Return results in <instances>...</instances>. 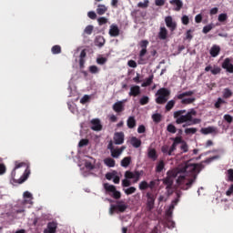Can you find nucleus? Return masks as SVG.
Wrapping results in <instances>:
<instances>
[{"instance_id": "nucleus-1", "label": "nucleus", "mask_w": 233, "mask_h": 233, "mask_svg": "<svg viewBox=\"0 0 233 233\" xmlns=\"http://www.w3.org/2000/svg\"><path fill=\"white\" fill-rule=\"evenodd\" d=\"M203 168H205L203 164L186 163L179 167L167 171V177L163 179V184L167 186V188H172L174 177H177V185L179 186L181 190H188L196 182L198 177L196 172H201Z\"/></svg>"}, {"instance_id": "nucleus-2", "label": "nucleus", "mask_w": 233, "mask_h": 233, "mask_svg": "<svg viewBox=\"0 0 233 233\" xmlns=\"http://www.w3.org/2000/svg\"><path fill=\"white\" fill-rule=\"evenodd\" d=\"M198 112H196L194 109H191L187 113V110H177L175 111L173 114L174 119H176L177 125H183V123H186L183 125V127H192V125H199L201 123V119L199 118H194V116H197Z\"/></svg>"}, {"instance_id": "nucleus-3", "label": "nucleus", "mask_w": 233, "mask_h": 233, "mask_svg": "<svg viewBox=\"0 0 233 233\" xmlns=\"http://www.w3.org/2000/svg\"><path fill=\"white\" fill-rule=\"evenodd\" d=\"M23 167H26V163L25 162H15V168L13 169V171L11 172V177L12 179L15 182L18 183L19 185L25 183L27 179H28V176H30V170L25 169V173L22 175V177L18 179L15 180V170H17L18 168H21Z\"/></svg>"}, {"instance_id": "nucleus-4", "label": "nucleus", "mask_w": 233, "mask_h": 233, "mask_svg": "<svg viewBox=\"0 0 233 233\" xmlns=\"http://www.w3.org/2000/svg\"><path fill=\"white\" fill-rule=\"evenodd\" d=\"M156 96H158L156 98V103L157 105H165V103L168 101V97H170V90L167 89L166 87H161L157 90Z\"/></svg>"}, {"instance_id": "nucleus-5", "label": "nucleus", "mask_w": 233, "mask_h": 233, "mask_svg": "<svg viewBox=\"0 0 233 233\" xmlns=\"http://www.w3.org/2000/svg\"><path fill=\"white\" fill-rule=\"evenodd\" d=\"M194 91H186L177 95V99H181V105H192L196 101V97H190V96H194ZM188 97V98H185Z\"/></svg>"}, {"instance_id": "nucleus-6", "label": "nucleus", "mask_w": 233, "mask_h": 233, "mask_svg": "<svg viewBox=\"0 0 233 233\" xmlns=\"http://www.w3.org/2000/svg\"><path fill=\"white\" fill-rule=\"evenodd\" d=\"M127 208H128V206L125 203V201H116V205L110 206L109 214L110 216H114L115 212H116V214H119V212L123 213L127 211Z\"/></svg>"}, {"instance_id": "nucleus-7", "label": "nucleus", "mask_w": 233, "mask_h": 233, "mask_svg": "<svg viewBox=\"0 0 233 233\" xmlns=\"http://www.w3.org/2000/svg\"><path fill=\"white\" fill-rule=\"evenodd\" d=\"M104 188L106 194H109L113 199H121V192H119L116 186L110 185L108 183L104 184Z\"/></svg>"}, {"instance_id": "nucleus-8", "label": "nucleus", "mask_w": 233, "mask_h": 233, "mask_svg": "<svg viewBox=\"0 0 233 233\" xmlns=\"http://www.w3.org/2000/svg\"><path fill=\"white\" fill-rule=\"evenodd\" d=\"M143 176V170L141 171H126V179H133V183H137Z\"/></svg>"}, {"instance_id": "nucleus-9", "label": "nucleus", "mask_w": 233, "mask_h": 233, "mask_svg": "<svg viewBox=\"0 0 233 233\" xmlns=\"http://www.w3.org/2000/svg\"><path fill=\"white\" fill-rule=\"evenodd\" d=\"M147 198V210H153L154 205H156V195L152 192H147L146 195Z\"/></svg>"}, {"instance_id": "nucleus-10", "label": "nucleus", "mask_w": 233, "mask_h": 233, "mask_svg": "<svg viewBox=\"0 0 233 233\" xmlns=\"http://www.w3.org/2000/svg\"><path fill=\"white\" fill-rule=\"evenodd\" d=\"M165 23L167 28H169L170 32H174L176 28H177V24L174 22L172 16H166Z\"/></svg>"}, {"instance_id": "nucleus-11", "label": "nucleus", "mask_w": 233, "mask_h": 233, "mask_svg": "<svg viewBox=\"0 0 233 233\" xmlns=\"http://www.w3.org/2000/svg\"><path fill=\"white\" fill-rule=\"evenodd\" d=\"M91 130L95 132H101L103 130V125H101V120L99 118H94L91 120Z\"/></svg>"}, {"instance_id": "nucleus-12", "label": "nucleus", "mask_w": 233, "mask_h": 233, "mask_svg": "<svg viewBox=\"0 0 233 233\" xmlns=\"http://www.w3.org/2000/svg\"><path fill=\"white\" fill-rule=\"evenodd\" d=\"M57 232V222L51 221L47 223V227L44 229V233H56Z\"/></svg>"}, {"instance_id": "nucleus-13", "label": "nucleus", "mask_w": 233, "mask_h": 233, "mask_svg": "<svg viewBox=\"0 0 233 233\" xmlns=\"http://www.w3.org/2000/svg\"><path fill=\"white\" fill-rule=\"evenodd\" d=\"M231 61L232 60L230 58H226L222 63V68L229 74H233V65Z\"/></svg>"}, {"instance_id": "nucleus-14", "label": "nucleus", "mask_w": 233, "mask_h": 233, "mask_svg": "<svg viewBox=\"0 0 233 233\" xmlns=\"http://www.w3.org/2000/svg\"><path fill=\"white\" fill-rule=\"evenodd\" d=\"M114 142H115V145H123V143H125V133L124 132L116 133L114 136Z\"/></svg>"}, {"instance_id": "nucleus-15", "label": "nucleus", "mask_w": 233, "mask_h": 233, "mask_svg": "<svg viewBox=\"0 0 233 233\" xmlns=\"http://www.w3.org/2000/svg\"><path fill=\"white\" fill-rule=\"evenodd\" d=\"M120 34V30L119 27L117 26V25L113 24L110 25L109 27V35L110 37H117Z\"/></svg>"}, {"instance_id": "nucleus-16", "label": "nucleus", "mask_w": 233, "mask_h": 233, "mask_svg": "<svg viewBox=\"0 0 233 233\" xmlns=\"http://www.w3.org/2000/svg\"><path fill=\"white\" fill-rule=\"evenodd\" d=\"M113 110L116 114H121V112L125 111V104L123 101H118L113 105Z\"/></svg>"}, {"instance_id": "nucleus-17", "label": "nucleus", "mask_w": 233, "mask_h": 233, "mask_svg": "<svg viewBox=\"0 0 233 233\" xmlns=\"http://www.w3.org/2000/svg\"><path fill=\"white\" fill-rule=\"evenodd\" d=\"M141 94V87L139 86H133L130 87L129 96L137 97Z\"/></svg>"}, {"instance_id": "nucleus-18", "label": "nucleus", "mask_w": 233, "mask_h": 233, "mask_svg": "<svg viewBox=\"0 0 233 233\" xmlns=\"http://www.w3.org/2000/svg\"><path fill=\"white\" fill-rule=\"evenodd\" d=\"M201 134L204 136H208V134H216L218 129L214 127H202L200 129Z\"/></svg>"}, {"instance_id": "nucleus-19", "label": "nucleus", "mask_w": 233, "mask_h": 233, "mask_svg": "<svg viewBox=\"0 0 233 233\" xmlns=\"http://www.w3.org/2000/svg\"><path fill=\"white\" fill-rule=\"evenodd\" d=\"M221 52V47L218 45L212 46L209 54L211 57H218L219 56V53Z\"/></svg>"}, {"instance_id": "nucleus-20", "label": "nucleus", "mask_w": 233, "mask_h": 233, "mask_svg": "<svg viewBox=\"0 0 233 233\" xmlns=\"http://www.w3.org/2000/svg\"><path fill=\"white\" fill-rule=\"evenodd\" d=\"M147 157L151 159L152 161L157 160V151H156L155 148H149L147 150Z\"/></svg>"}, {"instance_id": "nucleus-21", "label": "nucleus", "mask_w": 233, "mask_h": 233, "mask_svg": "<svg viewBox=\"0 0 233 233\" xmlns=\"http://www.w3.org/2000/svg\"><path fill=\"white\" fill-rule=\"evenodd\" d=\"M170 5H175V11L179 12L183 8V1L181 0H170L169 1Z\"/></svg>"}, {"instance_id": "nucleus-22", "label": "nucleus", "mask_w": 233, "mask_h": 233, "mask_svg": "<svg viewBox=\"0 0 233 233\" xmlns=\"http://www.w3.org/2000/svg\"><path fill=\"white\" fill-rule=\"evenodd\" d=\"M167 36H168V30H167V27L165 26L160 27V31L158 33L159 39H161L162 41H165V39H167Z\"/></svg>"}, {"instance_id": "nucleus-23", "label": "nucleus", "mask_w": 233, "mask_h": 233, "mask_svg": "<svg viewBox=\"0 0 233 233\" xmlns=\"http://www.w3.org/2000/svg\"><path fill=\"white\" fill-rule=\"evenodd\" d=\"M125 147H121L120 148H115L111 151L112 157H115L117 159L121 154H123V151L125 150Z\"/></svg>"}, {"instance_id": "nucleus-24", "label": "nucleus", "mask_w": 233, "mask_h": 233, "mask_svg": "<svg viewBox=\"0 0 233 233\" xmlns=\"http://www.w3.org/2000/svg\"><path fill=\"white\" fill-rule=\"evenodd\" d=\"M132 15H134L136 19H137V17L145 19V17H147V12L137 9L132 12Z\"/></svg>"}, {"instance_id": "nucleus-25", "label": "nucleus", "mask_w": 233, "mask_h": 233, "mask_svg": "<svg viewBox=\"0 0 233 233\" xmlns=\"http://www.w3.org/2000/svg\"><path fill=\"white\" fill-rule=\"evenodd\" d=\"M127 128H136L137 121L135 116H129L127 121Z\"/></svg>"}, {"instance_id": "nucleus-26", "label": "nucleus", "mask_w": 233, "mask_h": 233, "mask_svg": "<svg viewBox=\"0 0 233 233\" xmlns=\"http://www.w3.org/2000/svg\"><path fill=\"white\" fill-rule=\"evenodd\" d=\"M95 43L96 46H99V48H101L102 46H105V43H106L105 37L101 35L96 36Z\"/></svg>"}, {"instance_id": "nucleus-27", "label": "nucleus", "mask_w": 233, "mask_h": 233, "mask_svg": "<svg viewBox=\"0 0 233 233\" xmlns=\"http://www.w3.org/2000/svg\"><path fill=\"white\" fill-rule=\"evenodd\" d=\"M104 163L105 165H106V167H109L110 168H114V167H116V160L111 157L105 158Z\"/></svg>"}, {"instance_id": "nucleus-28", "label": "nucleus", "mask_w": 233, "mask_h": 233, "mask_svg": "<svg viewBox=\"0 0 233 233\" xmlns=\"http://www.w3.org/2000/svg\"><path fill=\"white\" fill-rule=\"evenodd\" d=\"M131 145L132 147H134V148H139V147H141V139L136 137H133L131 138Z\"/></svg>"}, {"instance_id": "nucleus-29", "label": "nucleus", "mask_w": 233, "mask_h": 233, "mask_svg": "<svg viewBox=\"0 0 233 233\" xmlns=\"http://www.w3.org/2000/svg\"><path fill=\"white\" fill-rule=\"evenodd\" d=\"M106 10H108V8H106L105 5H98L96 14H98V15H104V14H106Z\"/></svg>"}, {"instance_id": "nucleus-30", "label": "nucleus", "mask_w": 233, "mask_h": 233, "mask_svg": "<svg viewBox=\"0 0 233 233\" xmlns=\"http://www.w3.org/2000/svg\"><path fill=\"white\" fill-rule=\"evenodd\" d=\"M132 163V157H126L121 160V167H124V168H127Z\"/></svg>"}, {"instance_id": "nucleus-31", "label": "nucleus", "mask_w": 233, "mask_h": 233, "mask_svg": "<svg viewBox=\"0 0 233 233\" xmlns=\"http://www.w3.org/2000/svg\"><path fill=\"white\" fill-rule=\"evenodd\" d=\"M153 81H154V75H151V76H149L148 78H147V79L145 80L144 83H142L141 86H143V87L150 86V85H152V82H153Z\"/></svg>"}, {"instance_id": "nucleus-32", "label": "nucleus", "mask_w": 233, "mask_h": 233, "mask_svg": "<svg viewBox=\"0 0 233 233\" xmlns=\"http://www.w3.org/2000/svg\"><path fill=\"white\" fill-rule=\"evenodd\" d=\"M176 106V100H169L166 105V112H170Z\"/></svg>"}, {"instance_id": "nucleus-33", "label": "nucleus", "mask_w": 233, "mask_h": 233, "mask_svg": "<svg viewBox=\"0 0 233 233\" xmlns=\"http://www.w3.org/2000/svg\"><path fill=\"white\" fill-rule=\"evenodd\" d=\"M165 168V162L163 160H160L156 167V172H163V169Z\"/></svg>"}, {"instance_id": "nucleus-34", "label": "nucleus", "mask_w": 233, "mask_h": 233, "mask_svg": "<svg viewBox=\"0 0 233 233\" xmlns=\"http://www.w3.org/2000/svg\"><path fill=\"white\" fill-rule=\"evenodd\" d=\"M137 189L135 187H130L127 189H124V192L127 196H132V194H136Z\"/></svg>"}, {"instance_id": "nucleus-35", "label": "nucleus", "mask_w": 233, "mask_h": 233, "mask_svg": "<svg viewBox=\"0 0 233 233\" xmlns=\"http://www.w3.org/2000/svg\"><path fill=\"white\" fill-rule=\"evenodd\" d=\"M139 190H147L148 188V182L143 180L138 185Z\"/></svg>"}, {"instance_id": "nucleus-36", "label": "nucleus", "mask_w": 233, "mask_h": 233, "mask_svg": "<svg viewBox=\"0 0 233 233\" xmlns=\"http://www.w3.org/2000/svg\"><path fill=\"white\" fill-rule=\"evenodd\" d=\"M51 52L54 55L61 54V46L56 45L51 48Z\"/></svg>"}, {"instance_id": "nucleus-37", "label": "nucleus", "mask_w": 233, "mask_h": 233, "mask_svg": "<svg viewBox=\"0 0 233 233\" xmlns=\"http://www.w3.org/2000/svg\"><path fill=\"white\" fill-rule=\"evenodd\" d=\"M149 101H150V98L147 96H144L140 98L139 104L143 106L145 105H148Z\"/></svg>"}, {"instance_id": "nucleus-38", "label": "nucleus", "mask_w": 233, "mask_h": 233, "mask_svg": "<svg viewBox=\"0 0 233 233\" xmlns=\"http://www.w3.org/2000/svg\"><path fill=\"white\" fill-rule=\"evenodd\" d=\"M166 225L168 228H174L176 227V222L172 221L171 218H166Z\"/></svg>"}, {"instance_id": "nucleus-39", "label": "nucleus", "mask_w": 233, "mask_h": 233, "mask_svg": "<svg viewBox=\"0 0 233 233\" xmlns=\"http://www.w3.org/2000/svg\"><path fill=\"white\" fill-rule=\"evenodd\" d=\"M167 132H169L170 134H176V132H177V129L176 128V126L169 124L167 127Z\"/></svg>"}, {"instance_id": "nucleus-40", "label": "nucleus", "mask_w": 233, "mask_h": 233, "mask_svg": "<svg viewBox=\"0 0 233 233\" xmlns=\"http://www.w3.org/2000/svg\"><path fill=\"white\" fill-rule=\"evenodd\" d=\"M92 32H94V25H87L84 30V34L87 35H92Z\"/></svg>"}, {"instance_id": "nucleus-41", "label": "nucleus", "mask_w": 233, "mask_h": 233, "mask_svg": "<svg viewBox=\"0 0 233 233\" xmlns=\"http://www.w3.org/2000/svg\"><path fill=\"white\" fill-rule=\"evenodd\" d=\"M97 23L99 26H103V25H106V23H108V19L106 17L102 16L97 19Z\"/></svg>"}, {"instance_id": "nucleus-42", "label": "nucleus", "mask_w": 233, "mask_h": 233, "mask_svg": "<svg viewBox=\"0 0 233 233\" xmlns=\"http://www.w3.org/2000/svg\"><path fill=\"white\" fill-rule=\"evenodd\" d=\"M180 150H182V152L185 154L187 152H188V144H187V142L183 141L181 143V146H180Z\"/></svg>"}, {"instance_id": "nucleus-43", "label": "nucleus", "mask_w": 233, "mask_h": 233, "mask_svg": "<svg viewBox=\"0 0 233 233\" xmlns=\"http://www.w3.org/2000/svg\"><path fill=\"white\" fill-rule=\"evenodd\" d=\"M196 132H198V128L196 127H187L185 129V134H187V136L190 134H196Z\"/></svg>"}, {"instance_id": "nucleus-44", "label": "nucleus", "mask_w": 233, "mask_h": 233, "mask_svg": "<svg viewBox=\"0 0 233 233\" xmlns=\"http://www.w3.org/2000/svg\"><path fill=\"white\" fill-rule=\"evenodd\" d=\"M177 148V144H175V143L173 142V144L171 145V147H170V148H169L168 156H174L173 153L176 152Z\"/></svg>"}, {"instance_id": "nucleus-45", "label": "nucleus", "mask_w": 233, "mask_h": 233, "mask_svg": "<svg viewBox=\"0 0 233 233\" xmlns=\"http://www.w3.org/2000/svg\"><path fill=\"white\" fill-rule=\"evenodd\" d=\"M152 119H153V121H154L155 123H161V114H158V113L154 114V115L152 116Z\"/></svg>"}, {"instance_id": "nucleus-46", "label": "nucleus", "mask_w": 233, "mask_h": 233, "mask_svg": "<svg viewBox=\"0 0 233 233\" xmlns=\"http://www.w3.org/2000/svg\"><path fill=\"white\" fill-rule=\"evenodd\" d=\"M223 96L225 97V99H228V97L232 96V91L228 88H225Z\"/></svg>"}, {"instance_id": "nucleus-47", "label": "nucleus", "mask_w": 233, "mask_h": 233, "mask_svg": "<svg viewBox=\"0 0 233 233\" xmlns=\"http://www.w3.org/2000/svg\"><path fill=\"white\" fill-rule=\"evenodd\" d=\"M227 19H228V16L227 15V14L222 13L218 15V21L219 23H225V21H227Z\"/></svg>"}, {"instance_id": "nucleus-48", "label": "nucleus", "mask_w": 233, "mask_h": 233, "mask_svg": "<svg viewBox=\"0 0 233 233\" xmlns=\"http://www.w3.org/2000/svg\"><path fill=\"white\" fill-rule=\"evenodd\" d=\"M89 72H90V74H98L99 67H97V66H89Z\"/></svg>"}, {"instance_id": "nucleus-49", "label": "nucleus", "mask_w": 233, "mask_h": 233, "mask_svg": "<svg viewBox=\"0 0 233 233\" xmlns=\"http://www.w3.org/2000/svg\"><path fill=\"white\" fill-rule=\"evenodd\" d=\"M138 8H148V0H145L144 2H139L137 4Z\"/></svg>"}, {"instance_id": "nucleus-50", "label": "nucleus", "mask_w": 233, "mask_h": 233, "mask_svg": "<svg viewBox=\"0 0 233 233\" xmlns=\"http://www.w3.org/2000/svg\"><path fill=\"white\" fill-rule=\"evenodd\" d=\"M211 74L213 76H218V74H221V67L215 66L213 69H211Z\"/></svg>"}, {"instance_id": "nucleus-51", "label": "nucleus", "mask_w": 233, "mask_h": 233, "mask_svg": "<svg viewBox=\"0 0 233 233\" xmlns=\"http://www.w3.org/2000/svg\"><path fill=\"white\" fill-rule=\"evenodd\" d=\"M88 101H90V96H88V95H85V96L80 99L81 105H86V103H88Z\"/></svg>"}, {"instance_id": "nucleus-52", "label": "nucleus", "mask_w": 233, "mask_h": 233, "mask_svg": "<svg viewBox=\"0 0 233 233\" xmlns=\"http://www.w3.org/2000/svg\"><path fill=\"white\" fill-rule=\"evenodd\" d=\"M139 46L141 49H147V47L148 46V40L140 41Z\"/></svg>"}, {"instance_id": "nucleus-53", "label": "nucleus", "mask_w": 233, "mask_h": 233, "mask_svg": "<svg viewBox=\"0 0 233 233\" xmlns=\"http://www.w3.org/2000/svg\"><path fill=\"white\" fill-rule=\"evenodd\" d=\"M173 143H175L176 145H179L183 143V138H181V137H176L174 138H171Z\"/></svg>"}, {"instance_id": "nucleus-54", "label": "nucleus", "mask_w": 233, "mask_h": 233, "mask_svg": "<svg viewBox=\"0 0 233 233\" xmlns=\"http://www.w3.org/2000/svg\"><path fill=\"white\" fill-rule=\"evenodd\" d=\"M181 22H182V24L187 25H188V23H190V18H188V15H184L181 18Z\"/></svg>"}, {"instance_id": "nucleus-55", "label": "nucleus", "mask_w": 233, "mask_h": 233, "mask_svg": "<svg viewBox=\"0 0 233 233\" xmlns=\"http://www.w3.org/2000/svg\"><path fill=\"white\" fill-rule=\"evenodd\" d=\"M223 103H225V100H223V98H218V101L215 103V107L221 108V105H223Z\"/></svg>"}, {"instance_id": "nucleus-56", "label": "nucleus", "mask_w": 233, "mask_h": 233, "mask_svg": "<svg viewBox=\"0 0 233 233\" xmlns=\"http://www.w3.org/2000/svg\"><path fill=\"white\" fill-rule=\"evenodd\" d=\"M88 145V139H81L78 143V147L83 148V147H86Z\"/></svg>"}, {"instance_id": "nucleus-57", "label": "nucleus", "mask_w": 233, "mask_h": 233, "mask_svg": "<svg viewBox=\"0 0 233 233\" xmlns=\"http://www.w3.org/2000/svg\"><path fill=\"white\" fill-rule=\"evenodd\" d=\"M212 25H205L204 27H203V30H202V32H203V34H208V32H210V30H212Z\"/></svg>"}, {"instance_id": "nucleus-58", "label": "nucleus", "mask_w": 233, "mask_h": 233, "mask_svg": "<svg viewBox=\"0 0 233 233\" xmlns=\"http://www.w3.org/2000/svg\"><path fill=\"white\" fill-rule=\"evenodd\" d=\"M128 179L129 178H126V179L122 180V187H130L132 185V183Z\"/></svg>"}, {"instance_id": "nucleus-59", "label": "nucleus", "mask_w": 233, "mask_h": 233, "mask_svg": "<svg viewBox=\"0 0 233 233\" xmlns=\"http://www.w3.org/2000/svg\"><path fill=\"white\" fill-rule=\"evenodd\" d=\"M106 61H107L106 57H98L96 59L97 65H105V63H106Z\"/></svg>"}, {"instance_id": "nucleus-60", "label": "nucleus", "mask_w": 233, "mask_h": 233, "mask_svg": "<svg viewBox=\"0 0 233 233\" xmlns=\"http://www.w3.org/2000/svg\"><path fill=\"white\" fill-rule=\"evenodd\" d=\"M87 16L89 17V19H96L97 18V15L94 11H89L87 13Z\"/></svg>"}, {"instance_id": "nucleus-61", "label": "nucleus", "mask_w": 233, "mask_h": 233, "mask_svg": "<svg viewBox=\"0 0 233 233\" xmlns=\"http://www.w3.org/2000/svg\"><path fill=\"white\" fill-rule=\"evenodd\" d=\"M127 65L130 66V68H137V63H136L135 60H129Z\"/></svg>"}, {"instance_id": "nucleus-62", "label": "nucleus", "mask_w": 233, "mask_h": 233, "mask_svg": "<svg viewBox=\"0 0 233 233\" xmlns=\"http://www.w3.org/2000/svg\"><path fill=\"white\" fill-rule=\"evenodd\" d=\"M138 134H145L147 132V127L144 125H140L137 128Z\"/></svg>"}, {"instance_id": "nucleus-63", "label": "nucleus", "mask_w": 233, "mask_h": 233, "mask_svg": "<svg viewBox=\"0 0 233 233\" xmlns=\"http://www.w3.org/2000/svg\"><path fill=\"white\" fill-rule=\"evenodd\" d=\"M224 119H225V121H227V123H229V124L232 123V121H233V117L230 115H225Z\"/></svg>"}, {"instance_id": "nucleus-64", "label": "nucleus", "mask_w": 233, "mask_h": 233, "mask_svg": "<svg viewBox=\"0 0 233 233\" xmlns=\"http://www.w3.org/2000/svg\"><path fill=\"white\" fill-rule=\"evenodd\" d=\"M228 179L233 182V169L230 168L228 170Z\"/></svg>"}]
</instances>
